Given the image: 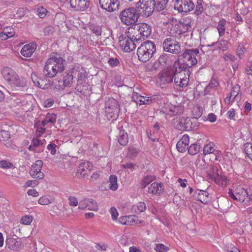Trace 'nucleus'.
Segmentation results:
<instances>
[{
	"label": "nucleus",
	"mask_w": 252,
	"mask_h": 252,
	"mask_svg": "<svg viewBox=\"0 0 252 252\" xmlns=\"http://www.w3.org/2000/svg\"><path fill=\"white\" fill-rule=\"evenodd\" d=\"M163 185L162 183L154 182L148 187V192L149 193L156 195H161L163 192Z\"/></svg>",
	"instance_id": "25"
},
{
	"label": "nucleus",
	"mask_w": 252,
	"mask_h": 252,
	"mask_svg": "<svg viewBox=\"0 0 252 252\" xmlns=\"http://www.w3.org/2000/svg\"><path fill=\"white\" fill-rule=\"evenodd\" d=\"M245 49L243 46L239 45L237 49V55L240 58L243 57L245 53Z\"/></svg>",
	"instance_id": "60"
},
{
	"label": "nucleus",
	"mask_w": 252,
	"mask_h": 252,
	"mask_svg": "<svg viewBox=\"0 0 252 252\" xmlns=\"http://www.w3.org/2000/svg\"><path fill=\"white\" fill-rule=\"evenodd\" d=\"M156 179L155 176L151 175H148L144 176L141 181L140 188L141 189H144L147 185L150 184L152 182Z\"/></svg>",
	"instance_id": "34"
},
{
	"label": "nucleus",
	"mask_w": 252,
	"mask_h": 252,
	"mask_svg": "<svg viewBox=\"0 0 252 252\" xmlns=\"http://www.w3.org/2000/svg\"><path fill=\"white\" fill-rule=\"evenodd\" d=\"M32 220L33 217L32 216L25 215L22 218L21 221L24 224L29 225L31 224Z\"/></svg>",
	"instance_id": "48"
},
{
	"label": "nucleus",
	"mask_w": 252,
	"mask_h": 252,
	"mask_svg": "<svg viewBox=\"0 0 252 252\" xmlns=\"http://www.w3.org/2000/svg\"><path fill=\"white\" fill-rule=\"evenodd\" d=\"M74 81H77V88L78 91L82 92L89 89L90 85L87 84L84 85L86 79L87 77V73L86 69L81 64H75L69 68Z\"/></svg>",
	"instance_id": "4"
},
{
	"label": "nucleus",
	"mask_w": 252,
	"mask_h": 252,
	"mask_svg": "<svg viewBox=\"0 0 252 252\" xmlns=\"http://www.w3.org/2000/svg\"><path fill=\"white\" fill-rule=\"evenodd\" d=\"M239 87L238 86V85L234 86L232 88V90H231V91L230 92V97H229V98H228V97H227L225 99V102H226L227 100H228H228L229 101L232 97H233L232 99L234 100L235 99V98L236 97V96L238 94V92L239 91Z\"/></svg>",
	"instance_id": "45"
},
{
	"label": "nucleus",
	"mask_w": 252,
	"mask_h": 252,
	"mask_svg": "<svg viewBox=\"0 0 252 252\" xmlns=\"http://www.w3.org/2000/svg\"><path fill=\"white\" fill-rule=\"evenodd\" d=\"M201 108L200 106L197 107L193 109L192 111L193 117L192 118L195 119V122L202 115V111L201 110Z\"/></svg>",
	"instance_id": "47"
},
{
	"label": "nucleus",
	"mask_w": 252,
	"mask_h": 252,
	"mask_svg": "<svg viewBox=\"0 0 252 252\" xmlns=\"http://www.w3.org/2000/svg\"><path fill=\"white\" fill-rule=\"evenodd\" d=\"M155 250L158 252H167L168 248L162 244H158L156 246Z\"/></svg>",
	"instance_id": "55"
},
{
	"label": "nucleus",
	"mask_w": 252,
	"mask_h": 252,
	"mask_svg": "<svg viewBox=\"0 0 252 252\" xmlns=\"http://www.w3.org/2000/svg\"><path fill=\"white\" fill-rule=\"evenodd\" d=\"M38 203L42 205H46L51 203L50 200L46 196H42L38 200Z\"/></svg>",
	"instance_id": "58"
},
{
	"label": "nucleus",
	"mask_w": 252,
	"mask_h": 252,
	"mask_svg": "<svg viewBox=\"0 0 252 252\" xmlns=\"http://www.w3.org/2000/svg\"><path fill=\"white\" fill-rule=\"evenodd\" d=\"M65 60L57 53L51 56L45 63L44 73L49 78L56 76L58 73H61L65 69Z\"/></svg>",
	"instance_id": "1"
},
{
	"label": "nucleus",
	"mask_w": 252,
	"mask_h": 252,
	"mask_svg": "<svg viewBox=\"0 0 252 252\" xmlns=\"http://www.w3.org/2000/svg\"><path fill=\"white\" fill-rule=\"evenodd\" d=\"M184 107L181 105H171L169 109L168 114L171 116L181 115L183 114Z\"/></svg>",
	"instance_id": "31"
},
{
	"label": "nucleus",
	"mask_w": 252,
	"mask_h": 252,
	"mask_svg": "<svg viewBox=\"0 0 252 252\" xmlns=\"http://www.w3.org/2000/svg\"><path fill=\"white\" fill-rule=\"evenodd\" d=\"M223 59L226 61H230L231 62H234L236 60L234 56L228 53H226L223 55Z\"/></svg>",
	"instance_id": "57"
},
{
	"label": "nucleus",
	"mask_w": 252,
	"mask_h": 252,
	"mask_svg": "<svg viewBox=\"0 0 252 252\" xmlns=\"http://www.w3.org/2000/svg\"><path fill=\"white\" fill-rule=\"evenodd\" d=\"M88 203V209L90 210L97 211L98 210V206L96 202L91 199H88L87 201Z\"/></svg>",
	"instance_id": "46"
},
{
	"label": "nucleus",
	"mask_w": 252,
	"mask_h": 252,
	"mask_svg": "<svg viewBox=\"0 0 252 252\" xmlns=\"http://www.w3.org/2000/svg\"><path fill=\"white\" fill-rule=\"evenodd\" d=\"M190 73L189 69H184L181 72L177 73L178 75L174 78L175 87L185 88L187 87L189 83Z\"/></svg>",
	"instance_id": "12"
},
{
	"label": "nucleus",
	"mask_w": 252,
	"mask_h": 252,
	"mask_svg": "<svg viewBox=\"0 0 252 252\" xmlns=\"http://www.w3.org/2000/svg\"><path fill=\"white\" fill-rule=\"evenodd\" d=\"M226 24V21L224 19H222L219 21L217 29L220 36H222L224 34Z\"/></svg>",
	"instance_id": "37"
},
{
	"label": "nucleus",
	"mask_w": 252,
	"mask_h": 252,
	"mask_svg": "<svg viewBox=\"0 0 252 252\" xmlns=\"http://www.w3.org/2000/svg\"><path fill=\"white\" fill-rule=\"evenodd\" d=\"M245 153L252 160V143H247L244 145Z\"/></svg>",
	"instance_id": "43"
},
{
	"label": "nucleus",
	"mask_w": 252,
	"mask_h": 252,
	"mask_svg": "<svg viewBox=\"0 0 252 252\" xmlns=\"http://www.w3.org/2000/svg\"><path fill=\"white\" fill-rule=\"evenodd\" d=\"M193 195L195 199L205 204L210 201V194L205 190L197 189Z\"/></svg>",
	"instance_id": "22"
},
{
	"label": "nucleus",
	"mask_w": 252,
	"mask_h": 252,
	"mask_svg": "<svg viewBox=\"0 0 252 252\" xmlns=\"http://www.w3.org/2000/svg\"><path fill=\"white\" fill-rule=\"evenodd\" d=\"M131 31L127 28L125 34L119 36V45L125 52H130L135 49L136 44L139 43L138 40L135 39V36L130 33Z\"/></svg>",
	"instance_id": "7"
},
{
	"label": "nucleus",
	"mask_w": 252,
	"mask_h": 252,
	"mask_svg": "<svg viewBox=\"0 0 252 252\" xmlns=\"http://www.w3.org/2000/svg\"><path fill=\"white\" fill-rule=\"evenodd\" d=\"M6 245L10 250L17 251L21 247L22 243L20 240L8 238L6 240Z\"/></svg>",
	"instance_id": "29"
},
{
	"label": "nucleus",
	"mask_w": 252,
	"mask_h": 252,
	"mask_svg": "<svg viewBox=\"0 0 252 252\" xmlns=\"http://www.w3.org/2000/svg\"><path fill=\"white\" fill-rule=\"evenodd\" d=\"M207 47L214 48L212 49L214 51L219 49L225 51L229 49L230 43L227 40L221 39L220 41L218 40L216 42H213L211 44L207 45Z\"/></svg>",
	"instance_id": "23"
},
{
	"label": "nucleus",
	"mask_w": 252,
	"mask_h": 252,
	"mask_svg": "<svg viewBox=\"0 0 252 252\" xmlns=\"http://www.w3.org/2000/svg\"><path fill=\"white\" fill-rule=\"evenodd\" d=\"M157 61L161 66H164L169 63L168 57L166 54L162 55L158 58Z\"/></svg>",
	"instance_id": "44"
},
{
	"label": "nucleus",
	"mask_w": 252,
	"mask_h": 252,
	"mask_svg": "<svg viewBox=\"0 0 252 252\" xmlns=\"http://www.w3.org/2000/svg\"><path fill=\"white\" fill-rule=\"evenodd\" d=\"M137 210L139 212H143L146 209L145 203L144 202H140L137 205Z\"/></svg>",
	"instance_id": "63"
},
{
	"label": "nucleus",
	"mask_w": 252,
	"mask_h": 252,
	"mask_svg": "<svg viewBox=\"0 0 252 252\" xmlns=\"http://www.w3.org/2000/svg\"><path fill=\"white\" fill-rule=\"evenodd\" d=\"M226 115L229 119L235 120L236 110L233 108H230L227 111Z\"/></svg>",
	"instance_id": "56"
},
{
	"label": "nucleus",
	"mask_w": 252,
	"mask_h": 252,
	"mask_svg": "<svg viewBox=\"0 0 252 252\" xmlns=\"http://www.w3.org/2000/svg\"><path fill=\"white\" fill-rule=\"evenodd\" d=\"M169 0H155V10L160 12L166 7V5Z\"/></svg>",
	"instance_id": "36"
},
{
	"label": "nucleus",
	"mask_w": 252,
	"mask_h": 252,
	"mask_svg": "<svg viewBox=\"0 0 252 252\" xmlns=\"http://www.w3.org/2000/svg\"><path fill=\"white\" fill-rule=\"evenodd\" d=\"M156 51L155 43L151 41L147 40L138 48L137 55L138 60L146 63L149 61Z\"/></svg>",
	"instance_id": "5"
},
{
	"label": "nucleus",
	"mask_w": 252,
	"mask_h": 252,
	"mask_svg": "<svg viewBox=\"0 0 252 252\" xmlns=\"http://www.w3.org/2000/svg\"><path fill=\"white\" fill-rule=\"evenodd\" d=\"M37 15L40 18H43L46 15L47 10L44 7L41 6L37 10Z\"/></svg>",
	"instance_id": "50"
},
{
	"label": "nucleus",
	"mask_w": 252,
	"mask_h": 252,
	"mask_svg": "<svg viewBox=\"0 0 252 252\" xmlns=\"http://www.w3.org/2000/svg\"><path fill=\"white\" fill-rule=\"evenodd\" d=\"M54 103V100L52 98H48L44 101V107L46 108L51 107Z\"/></svg>",
	"instance_id": "64"
},
{
	"label": "nucleus",
	"mask_w": 252,
	"mask_h": 252,
	"mask_svg": "<svg viewBox=\"0 0 252 252\" xmlns=\"http://www.w3.org/2000/svg\"><path fill=\"white\" fill-rule=\"evenodd\" d=\"M31 78L34 85L40 88L44 89V85L43 84V80L39 79L35 73H32L31 74Z\"/></svg>",
	"instance_id": "38"
},
{
	"label": "nucleus",
	"mask_w": 252,
	"mask_h": 252,
	"mask_svg": "<svg viewBox=\"0 0 252 252\" xmlns=\"http://www.w3.org/2000/svg\"><path fill=\"white\" fill-rule=\"evenodd\" d=\"M101 8L108 12H113L119 9L120 6L118 0H99Z\"/></svg>",
	"instance_id": "18"
},
{
	"label": "nucleus",
	"mask_w": 252,
	"mask_h": 252,
	"mask_svg": "<svg viewBox=\"0 0 252 252\" xmlns=\"http://www.w3.org/2000/svg\"><path fill=\"white\" fill-rule=\"evenodd\" d=\"M47 149L50 151V153L52 155H54L56 153V145L54 143H50L47 146Z\"/></svg>",
	"instance_id": "61"
},
{
	"label": "nucleus",
	"mask_w": 252,
	"mask_h": 252,
	"mask_svg": "<svg viewBox=\"0 0 252 252\" xmlns=\"http://www.w3.org/2000/svg\"><path fill=\"white\" fill-rule=\"evenodd\" d=\"M238 201L246 204L252 201V191L251 189H244L241 187H237L235 189Z\"/></svg>",
	"instance_id": "14"
},
{
	"label": "nucleus",
	"mask_w": 252,
	"mask_h": 252,
	"mask_svg": "<svg viewBox=\"0 0 252 252\" xmlns=\"http://www.w3.org/2000/svg\"><path fill=\"white\" fill-rule=\"evenodd\" d=\"M92 166V164L89 162L81 163L78 166L76 176L78 178L87 177Z\"/></svg>",
	"instance_id": "20"
},
{
	"label": "nucleus",
	"mask_w": 252,
	"mask_h": 252,
	"mask_svg": "<svg viewBox=\"0 0 252 252\" xmlns=\"http://www.w3.org/2000/svg\"><path fill=\"white\" fill-rule=\"evenodd\" d=\"M132 99L137 104L140 105L143 104H150L152 103L155 99L152 98V96H144L139 95L137 93H133Z\"/></svg>",
	"instance_id": "24"
},
{
	"label": "nucleus",
	"mask_w": 252,
	"mask_h": 252,
	"mask_svg": "<svg viewBox=\"0 0 252 252\" xmlns=\"http://www.w3.org/2000/svg\"><path fill=\"white\" fill-rule=\"evenodd\" d=\"M190 27L189 24L179 22L173 26L170 29V33L172 36L176 38H180L181 35L187 32Z\"/></svg>",
	"instance_id": "15"
},
{
	"label": "nucleus",
	"mask_w": 252,
	"mask_h": 252,
	"mask_svg": "<svg viewBox=\"0 0 252 252\" xmlns=\"http://www.w3.org/2000/svg\"><path fill=\"white\" fill-rule=\"evenodd\" d=\"M43 165V161L41 160H37L32 165L30 172L31 176L37 180H41L44 178V174L41 171Z\"/></svg>",
	"instance_id": "17"
},
{
	"label": "nucleus",
	"mask_w": 252,
	"mask_h": 252,
	"mask_svg": "<svg viewBox=\"0 0 252 252\" xmlns=\"http://www.w3.org/2000/svg\"><path fill=\"white\" fill-rule=\"evenodd\" d=\"M89 30L96 36H100L101 34V27L100 26L91 24L89 25Z\"/></svg>",
	"instance_id": "39"
},
{
	"label": "nucleus",
	"mask_w": 252,
	"mask_h": 252,
	"mask_svg": "<svg viewBox=\"0 0 252 252\" xmlns=\"http://www.w3.org/2000/svg\"><path fill=\"white\" fill-rule=\"evenodd\" d=\"M105 109L108 113L117 114L120 111L118 102L113 98H108L105 102Z\"/></svg>",
	"instance_id": "21"
},
{
	"label": "nucleus",
	"mask_w": 252,
	"mask_h": 252,
	"mask_svg": "<svg viewBox=\"0 0 252 252\" xmlns=\"http://www.w3.org/2000/svg\"><path fill=\"white\" fill-rule=\"evenodd\" d=\"M118 141L122 146H126L128 141L127 133L123 129H120L117 136Z\"/></svg>",
	"instance_id": "33"
},
{
	"label": "nucleus",
	"mask_w": 252,
	"mask_h": 252,
	"mask_svg": "<svg viewBox=\"0 0 252 252\" xmlns=\"http://www.w3.org/2000/svg\"><path fill=\"white\" fill-rule=\"evenodd\" d=\"M69 2L70 7L76 11H85L90 5V0H70Z\"/></svg>",
	"instance_id": "19"
},
{
	"label": "nucleus",
	"mask_w": 252,
	"mask_h": 252,
	"mask_svg": "<svg viewBox=\"0 0 252 252\" xmlns=\"http://www.w3.org/2000/svg\"><path fill=\"white\" fill-rule=\"evenodd\" d=\"M215 152L214 148V144L213 143L210 142L206 145L203 149V153L205 155L207 154H212Z\"/></svg>",
	"instance_id": "42"
},
{
	"label": "nucleus",
	"mask_w": 252,
	"mask_h": 252,
	"mask_svg": "<svg viewBox=\"0 0 252 252\" xmlns=\"http://www.w3.org/2000/svg\"><path fill=\"white\" fill-rule=\"evenodd\" d=\"M200 148V145L199 143L192 144L188 147V153L191 155H195L199 152Z\"/></svg>",
	"instance_id": "40"
},
{
	"label": "nucleus",
	"mask_w": 252,
	"mask_h": 252,
	"mask_svg": "<svg viewBox=\"0 0 252 252\" xmlns=\"http://www.w3.org/2000/svg\"><path fill=\"white\" fill-rule=\"evenodd\" d=\"M13 164L5 160L0 161V167L1 168H11L13 167Z\"/></svg>",
	"instance_id": "51"
},
{
	"label": "nucleus",
	"mask_w": 252,
	"mask_h": 252,
	"mask_svg": "<svg viewBox=\"0 0 252 252\" xmlns=\"http://www.w3.org/2000/svg\"><path fill=\"white\" fill-rule=\"evenodd\" d=\"M63 86L65 87H69L73 82H75L71 73L69 72V69L63 73Z\"/></svg>",
	"instance_id": "32"
},
{
	"label": "nucleus",
	"mask_w": 252,
	"mask_h": 252,
	"mask_svg": "<svg viewBox=\"0 0 252 252\" xmlns=\"http://www.w3.org/2000/svg\"><path fill=\"white\" fill-rule=\"evenodd\" d=\"M1 74L7 83L12 87H23L25 83L20 80L15 71L9 67H5L1 71Z\"/></svg>",
	"instance_id": "10"
},
{
	"label": "nucleus",
	"mask_w": 252,
	"mask_h": 252,
	"mask_svg": "<svg viewBox=\"0 0 252 252\" xmlns=\"http://www.w3.org/2000/svg\"><path fill=\"white\" fill-rule=\"evenodd\" d=\"M3 32L9 38L12 37L15 32L13 28L10 27L4 28Z\"/></svg>",
	"instance_id": "54"
},
{
	"label": "nucleus",
	"mask_w": 252,
	"mask_h": 252,
	"mask_svg": "<svg viewBox=\"0 0 252 252\" xmlns=\"http://www.w3.org/2000/svg\"><path fill=\"white\" fill-rule=\"evenodd\" d=\"M68 201L70 206H77L78 204L77 198L74 196H69L68 197Z\"/></svg>",
	"instance_id": "59"
},
{
	"label": "nucleus",
	"mask_w": 252,
	"mask_h": 252,
	"mask_svg": "<svg viewBox=\"0 0 252 252\" xmlns=\"http://www.w3.org/2000/svg\"><path fill=\"white\" fill-rule=\"evenodd\" d=\"M199 51L198 49H186L183 54V57L185 63H182L179 60L178 62L181 65L182 68L179 69L182 71L184 69H189L192 66L197 63L196 56L198 55Z\"/></svg>",
	"instance_id": "8"
},
{
	"label": "nucleus",
	"mask_w": 252,
	"mask_h": 252,
	"mask_svg": "<svg viewBox=\"0 0 252 252\" xmlns=\"http://www.w3.org/2000/svg\"><path fill=\"white\" fill-rule=\"evenodd\" d=\"M139 14L135 7L126 8L121 12L119 18L124 24L126 26L133 25L138 21Z\"/></svg>",
	"instance_id": "9"
},
{
	"label": "nucleus",
	"mask_w": 252,
	"mask_h": 252,
	"mask_svg": "<svg viewBox=\"0 0 252 252\" xmlns=\"http://www.w3.org/2000/svg\"><path fill=\"white\" fill-rule=\"evenodd\" d=\"M219 86V82L217 79L212 78L209 84L206 87L205 92L206 94L210 93L212 89H216Z\"/></svg>",
	"instance_id": "35"
},
{
	"label": "nucleus",
	"mask_w": 252,
	"mask_h": 252,
	"mask_svg": "<svg viewBox=\"0 0 252 252\" xmlns=\"http://www.w3.org/2000/svg\"><path fill=\"white\" fill-rule=\"evenodd\" d=\"M155 0H139L137 2L138 8L142 10V15L145 17L151 16L155 6Z\"/></svg>",
	"instance_id": "11"
},
{
	"label": "nucleus",
	"mask_w": 252,
	"mask_h": 252,
	"mask_svg": "<svg viewBox=\"0 0 252 252\" xmlns=\"http://www.w3.org/2000/svg\"><path fill=\"white\" fill-rule=\"evenodd\" d=\"M218 168L217 167L211 165L207 171V177L209 179L214 181L215 183H218L220 180L219 175L218 173Z\"/></svg>",
	"instance_id": "30"
},
{
	"label": "nucleus",
	"mask_w": 252,
	"mask_h": 252,
	"mask_svg": "<svg viewBox=\"0 0 252 252\" xmlns=\"http://www.w3.org/2000/svg\"><path fill=\"white\" fill-rule=\"evenodd\" d=\"M108 63L111 67H114L117 66L120 62L117 58H110L108 60Z\"/></svg>",
	"instance_id": "53"
},
{
	"label": "nucleus",
	"mask_w": 252,
	"mask_h": 252,
	"mask_svg": "<svg viewBox=\"0 0 252 252\" xmlns=\"http://www.w3.org/2000/svg\"><path fill=\"white\" fill-rule=\"evenodd\" d=\"M189 144V137L188 135L185 134L177 142L176 145L177 149L179 152L184 153L188 149Z\"/></svg>",
	"instance_id": "28"
},
{
	"label": "nucleus",
	"mask_w": 252,
	"mask_h": 252,
	"mask_svg": "<svg viewBox=\"0 0 252 252\" xmlns=\"http://www.w3.org/2000/svg\"><path fill=\"white\" fill-rule=\"evenodd\" d=\"M45 118L49 123H50L53 124L56 122L57 116L53 113H48Z\"/></svg>",
	"instance_id": "49"
},
{
	"label": "nucleus",
	"mask_w": 252,
	"mask_h": 252,
	"mask_svg": "<svg viewBox=\"0 0 252 252\" xmlns=\"http://www.w3.org/2000/svg\"><path fill=\"white\" fill-rule=\"evenodd\" d=\"M165 51L174 54H178L181 51L179 43L171 38H166L162 44Z\"/></svg>",
	"instance_id": "13"
},
{
	"label": "nucleus",
	"mask_w": 252,
	"mask_h": 252,
	"mask_svg": "<svg viewBox=\"0 0 252 252\" xmlns=\"http://www.w3.org/2000/svg\"><path fill=\"white\" fill-rule=\"evenodd\" d=\"M110 213L111 214L112 218L113 220H117L118 216V212L115 207H111L110 209Z\"/></svg>",
	"instance_id": "62"
},
{
	"label": "nucleus",
	"mask_w": 252,
	"mask_h": 252,
	"mask_svg": "<svg viewBox=\"0 0 252 252\" xmlns=\"http://www.w3.org/2000/svg\"><path fill=\"white\" fill-rule=\"evenodd\" d=\"M131 31L130 33L135 36V39L140 41L145 40L152 33V27L146 23H136L128 28Z\"/></svg>",
	"instance_id": "6"
},
{
	"label": "nucleus",
	"mask_w": 252,
	"mask_h": 252,
	"mask_svg": "<svg viewBox=\"0 0 252 252\" xmlns=\"http://www.w3.org/2000/svg\"><path fill=\"white\" fill-rule=\"evenodd\" d=\"M43 32L45 35H50L54 32V28L52 26H47L44 28Z\"/></svg>",
	"instance_id": "52"
},
{
	"label": "nucleus",
	"mask_w": 252,
	"mask_h": 252,
	"mask_svg": "<svg viewBox=\"0 0 252 252\" xmlns=\"http://www.w3.org/2000/svg\"><path fill=\"white\" fill-rule=\"evenodd\" d=\"M200 0H175V8L179 12L187 13L193 11L196 16L200 15L204 8Z\"/></svg>",
	"instance_id": "3"
},
{
	"label": "nucleus",
	"mask_w": 252,
	"mask_h": 252,
	"mask_svg": "<svg viewBox=\"0 0 252 252\" xmlns=\"http://www.w3.org/2000/svg\"><path fill=\"white\" fill-rule=\"evenodd\" d=\"M181 65L178 62H174L172 65L168 66L158 74L157 83L162 88L166 87L173 80L174 77L181 71Z\"/></svg>",
	"instance_id": "2"
},
{
	"label": "nucleus",
	"mask_w": 252,
	"mask_h": 252,
	"mask_svg": "<svg viewBox=\"0 0 252 252\" xmlns=\"http://www.w3.org/2000/svg\"><path fill=\"white\" fill-rule=\"evenodd\" d=\"M36 47V44L34 43L26 44L22 47L21 54L25 57H30L35 52Z\"/></svg>",
	"instance_id": "27"
},
{
	"label": "nucleus",
	"mask_w": 252,
	"mask_h": 252,
	"mask_svg": "<svg viewBox=\"0 0 252 252\" xmlns=\"http://www.w3.org/2000/svg\"><path fill=\"white\" fill-rule=\"evenodd\" d=\"M110 189L112 190H116L118 189L117 177L115 175H111L109 178Z\"/></svg>",
	"instance_id": "41"
},
{
	"label": "nucleus",
	"mask_w": 252,
	"mask_h": 252,
	"mask_svg": "<svg viewBox=\"0 0 252 252\" xmlns=\"http://www.w3.org/2000/svg\"><path fill=\"white\" fill-rule=\"evenodd\" d=\"M10 134L8 131L4 130L0 131V140L6 147L14 149L15 145L12 144L11 141L10 140Z\"/></svg>",
	"instance_id": "26"
},
{
	"label": "nucleus",
	"mask_w": 252,
	"mask_h": 252,
	"mask_svg": "<svg viewBox=\"0 0 252 252\" xmlns=\"http://www.w3.org/2000/svg\"><path fill=\"white\" fill-rule=\"evenodd\" d=\"M197 125L194 118H181L177 127L180 130L189 131L192 130Z\"/></svg>",
	"instance_id": "16"
}]
</instances>
